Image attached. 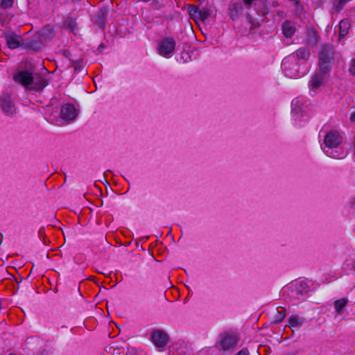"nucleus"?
Here are the masks:
<instances>
[{
	"instance_id": "nucleus-1",
	"label": "nucleus",
	"mask_w": 355,
	"mask_h": 355,
	"mask_svg": "<svg viewBox=\"0 0 355 355\" xmlns=\"http://www.w3.org/2000/svg\"><path fill=\"white\" fill-rule=\"evenodd\" d=\"M241 2H232L230 5L229 15L232 20L237 19L243 13L244 9L246 10L247 19L251 24V28H254L259 26L258 21L254 19V15L266 16L269 11L268 6L266 0H241Z\"/></svg>"
},
{
	"instance_id": "nucleus-2",
	"label": "nucleus",
	"mask_w": 355,
	"mask_h": 355,
	"mask_svg": "<svg viewBox=\"0 0 355 355\" xmlns=\"http://www.w3.org/2000/svg\"><path fill=\"white\" fill-rule=\"evenodd\" d=\"M78 110L71 103L64 104L58 112V107L47 106L45 111L46 121L58 126H62L73 121L78 116Z\"/></svg>"
},
{
	"instance_id": "nucleus-3",
	"label": "nucleus",
	"mask_w": 355,
	"mask_h": 355,
	"mask_svg": "<svg viewBox=\"0 0 355 355\" xmlns=\"http://www.w3.org/2000/svg\"><path fill=\"white\" fill-rule=\"evenodd\" d=\"M342 141L340 134L336 130H331L325 134L321 148L328 157L343 159L345 157L347 153L340 146Z\"/></svg>"
},
{
	"instance_id": "nucleus-4",
	"label": "nucleus",
	"mask_w": 355,
	"mask_h": 355,
	"mask_svg": "<svg viewBox=\"0 0 355 355\" xmlns=\"http://www.w3.org/2000/svg\"><path fill=\"white\" fill-rule=\"evenodd\" d=\"M14 80L21 84L26 89L36 92L42 91L47 85L44 76L22 70L14 76Z\"/></svg>"
},
{
	"instance_id": "nucleus-5",
	"label": "nucleus",
	"mask_w": 355,
	"mask_h": 355,
	"mask_svg": "<svg viewBox=\"0 0 355 355\" xmlns=\"http://www.w3.org/2000/svg\"><path fill=\"white\" fill-rule=\"evenodd\" d=\"M282 67L284 71L285 75L291 78L304 76L306 73V69L304 65L287 57L284 58Z\"/></svg>"
},
{
	"instance_id": "nucleus-6",
	"label": "nucleus",
	"mask_w": 355,
	"mask_h": 355,
	"mask_svg": "<svg viewBox=\"0 0 355 355\" xmlns=\"http://www.w3.org/2000/svg\"><path fill=\"white\" fill-rule=\"evenodd\" d=\"M319 68L329 72L334 59V49L331 44L322 45L318 52Z\"/></svg>"
},
{
	"instance_id": "nucleus-7",
	"label": "nucleus",
	"mask_w": 355,
	"mask_h": 355,
	"mask_svg": "<svg viewBox=\"0 0 355 355\" xmlns=\"http://www.w3.org/2000/svg\"><path fill=\"white\" fill-rule=\"evenodd\" d=\"M283 292L290 295L293 300H303L309 292V286L304 280H298L285 288Z\"/></svg>"
},
{
	"instance_id": "nucleus-8",
	"label": "nucleus",
	"mask_w": 355,
	"mask_h": 355,
	"mask_svg": "<svg viewBox=\"0 0 355 355\" xmlns=\"http://www.w3.org/2000/svg\"><path fill=\"white\" fill-rule=\"evenodd\" d=\"M175 46L176 41L174 37L166 36L157 40L156 50L159 55L165 58H171L175 52Z\"/></svg>"
},
{
	"instance_id": "nucleus-9",
	"label": "nucleus",
	"mask_w": 355,
	"mask_h": 355,
	"mask_svg": "<svg viewBox=\"0 0 355 355\" xmlns=\"http://www.w3.org/2000/svg\"><path fill=\"white\" fill-rule=\"evenodd\" d=\"M0 108L7 116L13 117L17 113V107L10 94L4 92L0 96Z\"/></svg>"
},
{
	"instance_id": "nucleus-10",
	"label": "nucleus",
	"mask_w": 355,
	"mask_h": 355,
	"mask_svg": "<svg viewBox=\"0 0 355 355\" xmlns=\"http://www.w3.org/2000/svg\"><path fill=\"white\" fill-rule=\"evenodd\" d=\"M329 72H324L319 68V70L311 77L309 82L310 94L313 96L318 90L323 86L327 80Z\"/></svg>"
},
{
	"instance_id": "nucleus-11",
	"label": "nucleus",
	"mask_w": 355,
	"mask_h": 355,
	"mask_svg": "<svg viewBox=\"0 0 355 355\" xmlns=\"http://www.w3.org/2000/svg\"><path fill=\"white\" fill-rule=\"evenodd\" d=\"M6 42L8 46L12 49L23 46L26 49L37 51L40 49V44H37L36 46L31 42H24L20 36L13 33L6 35Z\"/></svg>"
},
{
	"instance_id": "nucleus-12",
	"label": "nucleus",
	"mask_w": 355,
	"mask_h": 355,
	"mask_svg": "<svg viewBox=\"0 0 355 355\" xmlns=\"http://www.w3.org/2000/svg\"><path fill=\"white\" fill-rule=\"evenodd\" d=\"M151 340L156 347L164 348L167 345L169 337L164 331L155 329L151 334Z\"/></svg>"
},
{
	"instance_id": "nucleus-13",
	"label": "nucleus",
	"mask_w": 355,
	"mask_h": 355,
	"mask_svg": "<svg viewBox=\"0 0 355 355\" xmlns=\"http://www.w3.org/2000/svg\"><path fill=\"white\" fill-rule=\"evenodd\" d=\"M238 341L239 338L234 334H223L219 340L220 349L222 350H230L234 349L236 346Z\"/></svg>"
},
{
	"instance_id": "nucleus-14",
	"label": "nucleus",
	"mask_w": 355,
	"mask_h": 355,
	"mask_svg": "<svg viewBox=\"0 0 355 355\" xmlns=\"http://www.w3.org/2000/svg\"><path fill=\"white\" fill-rule=\"evenodd\" d=\"M305 100L303 97H297L291 102V113L293 116H303L305 112L306 106L304 105Z\"/></svg>"
},
{
	"instance_id": "nucleus-15",
	"label": "nucleus",
	"mask_w": 355,
	"mask_h": 355,
	"mask_svg": "<svg viewBox=\"0 0 355 355\" xmlns=\"http://www.w3.org/2000/svg\"><path fill=\"white\" fill-rule=\"evenodd\" d=\"M310 57V51L306 47L298 49L296 51L287 56V58L297 61L304 66V64Z\"/></svg>"
},
{
	"instance_id": "nucleus-16",
	"label": "nucleus",
	"mask_w": 355,
	"mask_h": 355,
	"mask_svg": "<svg viewBox=\"0 0 355 355\" xmlns=\"http://www.w3.org/2000/svg\"><path fill=\"white\" fill-rule=\"evenodd\" d=\"M319 40V35L317 31L314 29H308L306 35L305 42L311 46H314L316 45Z\"/></svg>"
},
{
	"instance_id": "nucleus-17",
	"label": "nucleus",
	"mask_w": 355,
	"mask_h": 355,
	"mask_svg": "<svg viewBox=\"0 0 355 355\" xmlns=\"http://www.w3.org/2000/svg\"><path fill=\"white\" fill-rule=\"evenodd\" d=\"M282 31L285 37L291 38L295 33V26L290 21H286L282 24Z\"/></svg>"
},
{
	"instance_id": "nucleus-18",
	"label": "nucleus",
	"mask_w": 355,
	"mask_h": 355,
	"mask_svg": "<svg viewBox=\"0 0 355 355\" xmlns=\"http://www.w3.org/2000/svg\"><path fill=\"white\" fill-rule=\"evenodd\" d=\"M304 318L298 315H291L288 318V326L291 328H300L304 322Z\"/></svg>"
},
{
	"instance_id": "nucleus-19",
	"label": "nucleus",
	"mask_w": 355,
	"mask_h": 355,
	"mask_svg": "<svg viewBox=\"0 0 355 355\" xmlns=\"http://www.w3.org/2000/svg\"><path fill=\"white\" fill-rule=\"evenodd\" d=\"M348 303V299L346 297L336 300L334 302V308L338 315H342L344 312L345 308Z\"/></svg>"
},
{
	"instance_id": "nucleus-20",
	"label": "nucleus",
	"mask_w": 355,
	"mask_h": 355,
	"mask_svg": "<svg viewBox=\"0 0 355 355\" xmlns=\"http://www.w3.org/2000/svg\"><path fill=\"white\" fill-rule=\"evenodd\" d=\"M40 35L46 41L51 40L53 36V27L50 25L44 26L40 31Z\"/></svg>"
},
{
	"instance_id": "nucleus-21",
	"label": "nucleus",
	"mask_w": 355,
	"mask_h": 355,
	"mask_svg": "<svg viewBox=\"0 0 355 355\" xmlns=\"http://www.w3.org/2000/svg\"><path fill=\"white\" fill-rule=\"evenodd\" d=\"M349 27L350 24L348 20H341L339 24L340 35L341 37L345 36L347 34Z\"/></svg>"
},
{
	"instance_id": "nucleus-22",
	"label": "nucleus",
	"mask_w": 355,
	"mask_h": 355,
	"mask_svg": "<svg viewBox=\"0 0 355 355\" xmlns=\"http://www.w3.org/2000/svg\"><path fill=\"white\" fill-rule=\"evenodd\" d=\"M276 311H277V313L275 315V322L276 323H279V322H282V320L285 318L286 310L282 308L280 311L278 309H277Z\"/></svg>"
},
{
	"instance_id": "nucleus-23",
	"label": "nucleus",
	"mask_w": 355,
	"mask_h": 355,
	"mask_svg": "<svg viewBox=\"0 0 355 355\" xmlns=\"http://www.w3.org/2000/svg\"><path fill=\"white\" fill-rule=\"evenodd\" d=\"M347 3V0H336L334 1L333 6H334V9L337 12H339L343 8L344 6Z\"/></svg>"
},
{
	"instance_id": "nucleus-24",
	"label": "nucleus",
	"mask_w": 355,
	"mask_h": 355,
	"mask_svg": "<svg viewBox=\"0 0 355 355\" xmlns=\"http://www.w3.org/2000/svg\"><path fill=\"white\" fill-rule=\"evenodd\" d=\"M191 60V55L189 54L187 51L182 52L180 57V62L182 63H187Z\"/></svg>"
},
{
	"instance_id": "nucleus-25",
	"label": "nucleus",
	"mask_w": 355,
	"mask_h": 355,
	"mask_svg": "<svg viewBox=\"0 0 355 355\" xmlns=\"http://www.w3.org/2000/svg\"><path fill=\"white\" fill-rule=\"evenodd\" d=\"M200 10L196 6L191 5L189 7V13L193 17H198V15L200 13Z\"/></svg>"
},
{
	"instance_id": "nucleus-26",
	"label": "nucleus",
	"mask_w": 355,
	"mask_h": 355,
	"mask_svg": "<svg viewBox=\"0 0 355 355\" xmlns=\"http://www.w3.org/2000/svg\"><path fill=\"white\" fill-rule=\"evenodd\" d=\"M64 26L68 27L71 30V31L74 32L76 27V22L72 18H68L65 20Z\"/></svg>"
},
{
	"instance_id": "nucleus-27",
	"label": "nucleus",
	"mask_w": 355,
	"mask_h": 355,
	"mask_svg": "<svg viewBox=\"0 0 355 355\" xmlns=\"http://www.w3.org/2000/svg\"><path fill=\"white\" fill-rule=\"evenodd\" d=\"M14 0H1L0 6L3 9L9 8L12 6Z\"/></svg>"
},
{
	"instance_id": "nucleus-28",
	"label": "nucleus",
	"mask_w": 355,
	"mask_h": 355,
	"mask_svg": "<svg viewBox=\"0 0 355 355\" xmlns=\"http://www.w3.org/2000/svg\"><path fill=\"white\" fill-rule=\"evenodd\" d=\"M208 16H209V12L205 9H202V10H200V13L198 15V18H199L202 20H205L208 17Z\"/></svg>"
},
{
	"instance_id": "nucleus-29",
	"label": "nucleus",
	"mask_w": 355,
	"mask_h": 355,
	"mask_svg": "<svg viewBox=\"0 0 355 355\" xmlns=\"http://www.w3.org/2000/svg\"><path fill=\"white\" fill-rule=\"evenodd\" d=\"M348 207L352 209H355V197L349 198L347 202Z\"/></svg>"
},
{
	"instance_id": "nucleus-30",
	"label": "nucleus",
	"mask_w": 355,
	"mask_h": 355,
	"mask_svg": "<svg viewBox=\"0 0 355 355\" xmlns=\"http://www.w3.org/2000/svg\"><path fill=\"white\" fill-rule=\"evenodd\" d=\"M349 71L352 74L355 76V58L352 60V64L349 68Z\"/></svg>"
},
{
	"instance_id": "nucleus-31",
	"label": "nucleus",
	"mask_w": 355,
	"mask_h": 355,
	"mask_svg": "<svg viewBox=\"0 0 355 355\" xmlns=\"http://www.w3.org/2000/svg\"><path fill=\"white\" fill-rule=\"evenodd\" d=\"M248 350L245 348L241 349L239 352H237L235 355H248Z\"/></svg>"
},
{
	"instance_id": "nucleus-32",
	"label": "nucleus",
	"mask_w": 355,
	"mask_h": 355,
	"mask_svg": "<svg viewBox=\"0 0 355 355\" xmlns=\"http://www.w3.org/2000/svg\"><path fill=\"white\" fill-rule=\"evenodd\" d=\"M350 121L352 122H355V110L351 114Z\"/></svg>"
},
{
	"instance_id": "nucleus-33",
	"label": "nucleus",
	"mask_w": 355,
	"mask_h": 355,
	"mask_svg": "<svg viewBox=\"0 0 355 355\" xmlns=\"http://www.w3.org/2000/svg\"><path fill=\"white\" fill-rule=\"evenodd\" d=\"M352 268H353L354 271L355 272V260L352 263Z\"/></svg>"
},
{
	"instance_id": "nucleus-34",
	"label": "nucleus",
	"mask_w": 355,
	"mask_h": 355,
	"mask_svg": "<svg viewBox=\"0 0 355 355\" xmlns=\"http://www.w3.org/2000/svg\"><path fill=\"white\" fill-rule=\"evenodd\" d=\"M354 153L355 154V137H354Z\"/></svg>"
},
{
	"instance_id": "nucleus-35",
	"label": "nucleus",
	"mask_w": 355,
	"mask_h": 355,
	"mask_svg": "<svg viewBox=\"0 0 355 355\" xmlns=\"http://www.w3.org/2000/svg\"><path fill=\"white\" fill-rule=\"evenodd\" d=\"M142 1H144V2H149L151 0H141Z\"/></svg>"
},
{
	"instance_id": "nucleus-36",
	"label": "nucleus",
	"mask_w": 355,
	"mask_h": 355,
	"mask_svg": "<svg viewBox=\"0 0 355 355\" xmlns=\"http://www.w3.org/2000/svg\"><path fill=\"white\" fill-rule=\"evenodd\" d=\"M9 355H15V354H9Z\"/></svg>"
}]
</instances>
